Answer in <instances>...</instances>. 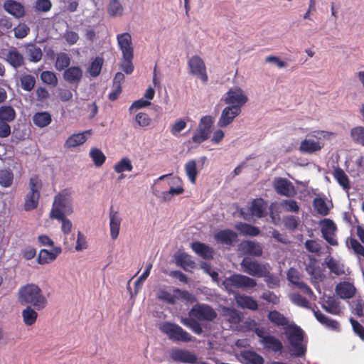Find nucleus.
<instances>
[{
	"label": "nucleus",
	"mask_w": 364,
	"mask_h": 364,
	"mask_svg": "<svg viewBox=\"0 0 364 364\" xmlns=\"http://www.w3.org/2000/svg\"><path fill=\"white\" fill-rule=\"evenodd\" d=\"M18 299L21 304L31 306L38 311L48 306V299L41 288L35 284H27L18 289Z\"/></svg>",
	"instance_id": "nucleus-1"
},
{
	"label": "nucleus",
	"mask_w": 364,
	"mask_h": 364,
	"mask_svg": "<svg viewBox=\"0 0 364 364\" xmlns=\"http://www.w3.org/2000/svg\"><path fill=\"white\" fill-rule=\"evenodd\" d=\"M72 191L69 188L62 190L54 198L50 211V218H60L62 215H70L73 213Z\"/></svg>",
	"instance_id": "nucleus-2"
},
{
	"label": "nucleus",
	"mask_w": 364,
	"mask_h": 364,
	"mask_svg": "<svg viewBox=\"0 0 364 364\" xmlns=\"http://www.w3.org/2000/svg\"><path fill=\"white\" fill-rule=\"evenodd\" d=\"M269 266L268 263H261L250 257H244L240 262L241 269L243 272L257 278L266 276L265 274L268 272Z\"/></svg>",
	"instance_id": "nucleus-3"
},
{
	"label": "nucleus",
	"mask_w": 364,
	"mask_h": 364,
	"mask_svg": "<svg viewBox=\"0 0 364 364\" xmlns=\"http://www.w3.org/2000/svg\"><path fill=\"white\" fill-rule=\"evenodd\" d=\"M224 285L230 290L232 288L252 289L257 286V281L246 275L234 274L225 279Z\"/></svg>",
	"instance_id": "nucleus-4"
},
{
	"label": "nucleus",
	"mask_w": 364,
	"mask_h": 364,
	"mask_svg": "<svg viewBox=\"0 0 364 364\" xmlns=\"http://www.w3.org/2000/svg\"><path fill=\"white\" fill-rule=\"evenodd\" d=\"M160 329L173 341L189 342L192 340V336L176 323L164 322Z\"/></svg>",
	"instance_id": "nucleus-5"
},
{
	"label": "nucleus",
	"mask_w": 364,
	"mask_h": 364,
	"mask_svg": "<svg viewBox=\"0 0 364 364\" xmlns=\"http://www.w3.org/2000/svg\"><path fill=\"white\" fill-rule=\"evenodd\" d=\"M226 105L241 109L248 101V97L242 88L236 86L231 87L222 97Z\"/></svg>",
	"instance_id": "nucleus-6"
},
{
	"label": "nucleus",
	"mask_w": 364,
	"mask_h": 364,
	"mask_svg": "<svg viewBox=\"0 0 364 364\" xmlns=\"http://www.w3.org/2000/svg\"><path fill=\"white\" fill-rule=\"evenodd\" d=\"M188 67L189 73L196 76L203 84H206L208 81L207 69L203 60L198 55H193L188 61Z\"/></svg>",
	"instance_id": "nucleus-7"
},
{
	"label": "nucleus",
	"mask_w": 364,
	"mask_h": 364,
	"mask_svg": "<svg viewBox=\"0 0 364 364\" xmlns=\"http://www.w3.org/2000/svg\"><path fill=\"white\" fill-rule=\"evenodd\" d=\"M191 316L200 320L213 321L217 317V313L209 305L205 304H196L191 309Z\"/></svg>",
	"instance_id": "nucleus-8"
},
{
	"label": "nucleus",
	"mask_w": 364,
	"mask_h": 364,
	"mask_svg": "<svg viewBox=\"0 0 364 364\" xmlns=\"http://www.w3.org/2000/svg\"><path fill=\"white\" fill-rule=\"evenodd\" d=\"M322 237L331 245L337 246L338 241L336 239L337 227L335 223L331 219H324L321 221V229Z\"/></svg>",
	"instance_id": "nucleus-9"
},
{
	"label": "nucleus",
	"mask_w": 364,
	"mask_h": 364,
	"mask_svg": "<svg viewBox=\"0 0 364 364\" xmlns=\"http://www.w3.org/2000/svg\"><path fill=\"white\" fill-rule=\"evenodd\" d=\"M287 279L309 298H316L312 289L301 280L300 274L296 269L291 268L289 269L287 272Z\"/></svg>",
	"instance_id": "nucleus-10"
},
{
	"label": "nucleus",
	"mask_w": 364,
	"mask_h": 364,
	"mask_svg": "<svg viewBox=\"0 0 364 364\" xmlns=\"http://www.w3.org/2000/svg\"><path fill=\"white\" fill-rule=\"evenodd\" d=\"M275 191L280 196L292 197L296 194V190L291 181L285 178H276L273 183Z\"/></svg>",
	"instance_id": "nucleus-11"
},
{
	"label": "nucleus",
	"mask_w": 364,
	"mask_h": 364,
	"mask_svg": "<svg viewBox=\"0 0 364 364\" xmlns=\"http://www.w3.org/2000/svg\"><path fill=\"white\" fill-rule=\"evenodd\" d=\"M242 112L241 109L237 107H232L230 106L225 107L221 113V115L218 119V125L221 128H224L230 125L235 118L240 114Z\"/></svg>",
	"instance_id": "nucleus-12"
},
{
	"label": "nucleus",
	"mask_w": 364,
	"mask_h": 364,
	"mask_svg": "<svg viewBox=\"0 0 364 364\" xmlns=\"http://www.w3.org/2000/svg\"><path fill=\"white\" fill-rule=\"evenodd\" d=\"M239 250L246 255L261 257L263 249L259 243L252 240H243L239 245Z\"/></svg>",
	"instance_id": "nucleus-13"
},
{
	"label": "nucleus",
	"mask_w": 364,
	"mask_h": 364,
	"mask_svg": "<svg viewBox=\"0 0 364 364\" xmlns=\"http://www.w3.org/2000/svg\"><path fill=\"white\" fill-rule=\"evenodd\" d=\"M3 9L17 19L23 18L26 14L25 6L15 0H6L3 4Z\"/></svg>",
	"instance_id": "nucleus-14"
},
{
	"label": "nucleus",
	"mask_w": 364,
	"mask_h": 364,
	"mask_svg": "<svg viewBox=\"0 0 364 364\" xmlns=\"http://www.w3.org/2000/svg\"><path fill=\"white\" fill-rule=\"evenodd\" d=\"M214 239L219 244L232 246L237 240V234L230 229H224L217 232Z\"/></svg>",
	"instance_id": "nucleus-15"
},
{
	"label": "nucleus",
	"mask_w": 364,
	"mask_h": 364,
	"mask_svg": "<svg viewBox=\"0 0 364 364\" xmlns=\"http://www.w3.org/2000/svg\"><path fill=\"white\" fill-rule=\"evenodd\" d=\"M171 358L176 362L193 364L196 363V356L191 352L176 348L171 350L170 353Z\"/></svg>",
	"instance_id": "nucleus-16"
},
{
	"label": "nucleus",
	"mask_w": 364,
	"mask_h": 364,
	"mask_svg": "<svg viewBox=\"0 0 364 364\" xmlns=\"http://www.w3.org/2000/svg\"><path fill=\"white\" fill-rule=\"evenodd\" d=\"M91 134V129L86 130L80 133L73 134L65 141L64 147L66 149H71L82 145L87 141V136Z\"/></svg>",
	"instance_id": "nucleus-17"
},
{
	"label": "nucleus",
	"mask_w": 364,
	"mask_h": 364,
	"mask_svg": "<svg viewBox=\"0 0 364 364\" xmlns=\"http://www.w3.org/2000/svg\"><path fill=\"white\" fill-rule=\"evenodd\" d=\"M117 44L122 55L134 54L132 36L129 33H123L117 36Z\"/></svg>",
	"instance_id": "nucleus-18"
},
{
	"label": "nucleus",
	"mask_w": 364,
	"mask_h": 364,
	"mask_svg": "<svg viewBox=\"0 0 364 364\" xmlns=\"http://www.w3.org/2000/svg\"><path fill=\"white\" fill-rule=\"evenodd\" d=\"M336 294L343 299L353 298L356 292L354 285L348 282H341L336 286Z\"/></svg>",
	"instance_id": "nucleus-19"
},
{
	"label": "nucleus",
	"mask_w": 364,
	"mask_h": 364,
	"mask_svg": "<svg viewBox=\"0 0 364 364\" xmlns=\"http://www.w3.org/2000/svg\"><path fill=\"white\" fill-rule=\"evenodd\" d=\"M259 343L269 351L282 353L283 350L281 341L272 335H267L263 340H259Z\"/></svg>",
	"instance_id": "nucleus-20"
},
{
	"label": "nucleus",
	"mask_w": 364,
	"mask_h": 364,
	"mask_svg": "<svg viewBox=\"0 0 364 364\" xmlns=\"http://www.w3.org/2000/svg\"><path fill=\"white\" fill-rule=\"evenodd\" d=\"M175 260L176 265L186 272H191L196 268V262L192 259V257L186 252L176 254Z\"/></svg>",
	"instance_id": "nucleus-21"
},
{
	"label": "nucleus",
	"mask_w": 364,
	"mask_h": 364,
	"mask_svg": "<svg viewBox=\"0 0 364 364\" xmlns=\"http://www.w3.org/2000/svg\"><path fill=\"white\" fill-rule=\"evenodd\" d=\"M6 60L15 69L19 68L25 64L23 55L16 48L9 50Z\"/></svg>",
	"instance_id": "nucleus-22"
},
{
	"label": "nucleus",
	"mask_w": 364,
	"mask_h": 364,
	"mask_svg": "<svg viewBox=\"0 0 364 364\" xmlns=\"http://www.w3.org/2000/svg\"><path fill=\"white\" fill-rule=\"evenodd\" d=\"M285 329V333L289 343L304 341V333L300 326L296 324H291L288 325Z\"/></svg>",
	"instance_id": "nucleus-23"
},
{
	"label": "nucleus",
	"mask_w": 364,
	"mask_h": 364,
	"mask_svg": "<svg viewBox=\"0 0 364 364\" xmlns=\"http://www.w3.org/2000/svg\"><path fill=\"white\" fill-rule=\"evenodd\" d=\"M192 250L200 257L205 259L213 258L214 250L205 243L196 241L191 243Z\"/></svg>",
	"instance_id": "nucleus-24"
},
{
	"label": "nucleus",
	"mask_w": 364,
	"mask_h": 364,
	"mask_svg": "<svg viewBox=\"0 0 364 364\" xmlns=\"http://www.w3.org/2000/svg\"><path fill=\"white\" fill-rule=\"evenodd\" d=\"M122 218L117 211L113 210L112 207L109 212L110 235L112 240H116L119 234Z\"/></svg>",
	"instance_id": "nucleus-25"
},
{
	"label": "nucleus",
	"mask_w": 364,
	"mask_h": 364,
	"mask_svg": "<svg viewBox=\"0 0 364 364\" xmlns=\"http://www.w3.org/2000/svg\"><path fill=\"white\" fill-rule=\"evenodd\" d=\"M60 247H55L53 251H49L46 249L40 250L37 257L38 263L40 264H45L54 261L58 255L61 253Z\"/></svg>",
	"instance_id": "nucleus-26"
},
{
	"label": "nucleus",
	"mask_w": 364,
	"mask_h": 364,
	"mask_svg": "<svg viewBox=\"0 0 364 364\" xmlns=\"http://www.w3.org/2000/svg\"><path fill=\"white\" fill-rule=\"evenodd\" d=\"M322 149V145L319 141H315L311 139H305L301 141L299 150L301 153L312 154L319 151Z\"/></svg>",
	"instance_id": "nucleus-27"
},
{
	"label": "nucleus",
	"mask_w": 364,
	"mask_h": 364,
	"mask_svg": "<svg viewBox=\"0 0 364 364\" xmlns=\"http://www.w3.org/2000/svg\"><path fill=\"white\" fill-rule=\"evenodd\" d=\"M83 75V72L79 66H71L65 70L63 73L64 80L69 83L79 82Z\"/></svg>",
	"instance_id": "nucleus-28"
},
{
	"label": "nucleus",
	"mask_w": 364,
	"mask_h": 364,
	"mask_svg": "<svg viewBox=\"0 0 364 364\" xmlns=\"http://www.w3.org/2000/svg\"><path fill=\"white\" fill-rule=\"evenodd\" d=\"M237 304L242 309H247L252 311L258 309V303L250 296L237 295L235 296Z\"/></svg>",
	"instance_id": "nucleus-29"
},
{
	"label": "nucleus",
	"mask_w": 364,
	"mask_h": 364,
	"mask_svg": "<svg viewBox=\"0 0 364 364\" xmlns=\"http://www.w3.org/2000/svg\"><path fill=\"white\" fill-rule=\"evenodd\" d=\"M267 203L259 198L254 199L251 203L250 211L252 215L261 218L266 216Z\"/></svg>",
	"instance_id": "nucleus-30"
},
{
	"label": "nucleus",
	"mask_w": 364,
	"mask_h": 364,
	"mask_svg": "<svg viewBox=\"0 0 364 364\" xmlns=\"http://www.w3.org/2000/svg\"><path fill=\"white\" fill-rule=\"evenodd\" d=\"M235 228L241 235L245 236L255 237L260 233L259 228L246 223H237Z\"/></svg>",
	"instance_id": "nucleus-31"
},
{
	"label": "nucleus",
	"mask_w": 364,
	"mask_h": 364,
	"mask_svg": "<svg viewBox=\"0 0 364 364\" xmlns=\"http://www.w3.org/2000/svg\"><path fill=\"white\" fill-rule=\"evenodd\" d=\"M33 124L40 128L48 126L52 122L51 114L48 112H36L33 116Z\"/></svg>",
	"instance_id": "nucleus-32"
},
{
	"label": "nucleus",
	"mask_w": 364,
	"mask_h": 364,
	"mask_svg": "<svg viewBox=\"0 0 364 364\" xmlns=\"http://www.w3.org/2000/svg\"><path fill=\"white\" fill-rule=\"evenodd\" d=\"M322 308L333 315H339L341 313L340 302L333 296L328 297L322 304Z\"/></svg>",
	"instance_id": "nucleus-33"
},
{
	"label": "nucleus",
	"mask_w": 364,
	"mask_h": 364,
	"mask_svg": "<svg viewBox=\"0 0 364 364\" xmlns=\"http://www.w3.org/2000/svg\"><path fill=\"white\" fill-rule=\"evenodd\" d=\"M37 311L31 306H26L22 311L21 315L25 325L30 326L36 323L38 316Z\"/></svg>",
	"instance_id": "nucleus-34"
},
{
	"label": "nucleus",
	"mask_w": 364,
	"mask_h": 364,
	"mask_svg": "<svg viewBox=\"0 0 364 364\" xmlns=\"http://www.w3.org/2000/svg\"><path fill=\"white\" fill-rule=\"evenodd\" d=\"M26 53L28 60L33 63L39 62L43 56L41 49L35 44L29 43L26 46Z\"/></svg>",
	"instance_id": "nucleus-35"
},
{
	"label": "nucleus",
	"mask_w": 364,
	"mask_h": 364,
	"mask_svg": "<svg viewBox=\"0 0 364 364\" xmlns=\"http://www.w3.org/2000/svg\"><path fill=\"white\" fill-rule=\"evenodd\" d=\"M70 55L64 52H60L57 54L55 63V68L58 71H62L69 68L70 64Z\"/></svg>",
	"instance_id": "nucleus-36"
},
{
	"label": "nucleus",
	"mask_w": 364,
	"mask_h": 364,
	"mask_svg": "<svg viewBox=\"0 0 364 364\" xmlns=\"http://www.w3.org/2000/svg\"><path fill=\"white\" fill-rule=\"evenodd\" d=\"M268 319L277 326H285L288 325V319L277 310L270 311L267 315Z\"/></svg>",
	"instance_id": "nucleus-37"
},
{
	"label": "nucleus",
	"mask_w": 364,
	"mask_h": 364,
	"mask_svg": "<svg viewBox=\"0 0 364 364\" xmlns=\"http://www.w3.org/2000/svg\"><path fill=\"white\" fill-rule=\"evenodd\" d=\"M241 356L246 364H263L264 361L262 356L255 351H244Z\"/></svg>",
	"instance_id": "nucleus-38"
},
{
	"label": "nucleus",
	"mask_w": 364,
	"mask_h": 364,
	"mask_svg": "<svg viewBox=\"0 0 364 364\" xmlns=\"http://www.w3.org/2000/svg\"><path fill=\"white\" fill-rule=\"evenodd\" d=\"M103 63V58L102 57L97 56L91 62L89 68L87 70V72L90 74L91 77H97L101 73Z\"/></svg>",
	"instance_id": "nucleus-39"
},
{
	"label": "nucleus",
	"mask_w": 364,
	"mask_h": 364,
	"mask_svg": "<svg viewBox=\"0 0 364 364\" xmlns=\"http://www.w3.org/2000/svg\"><path fill=\"white\" fill-rule=\"evenodd\" d=\"M14 173L10 168L0 169V186L4 188L11 187L14 182Z\"/></svg>",
	"instance_id": "nucleus-40"
},
{
	"label": "nucleus",
	"mask_w": 364,
	"mask_h": 364,
	"mask_svg": "<svg viewBox=\"0 0 364 364\" xmlns=\"http://www.w3.org/2000/svg\"><path fill=\"white\" fill-rule=\"evenodd\" d=\"M333 176L335 179L338 181L339 185L344 189L350 188V182L348 176L344 171L341 168H336L333 170Z\"/></svg>",
	"instance_id": "nucleus-41"
},
{
	"label": "nucleus",
	"mask_w": 364,
	"mask_h": 364,
	"mask_svg": "<svg viewBox=\"0 0 364 364\" xmlns=\"http://www.w3.org/2000/svg\"><path fill=\"white\" fill-rule=\"evenodd\" d=\"M185 171L191 183L195 184L198 176L197 164L193 159L189 160L185 164Z\"/></svg>",
	"instance_id": "nucleus-42"
},
{
	"label": "nucleus",
	"mask_w": 364,
	"mask_h": 364,
	"mask_svg": "<svg viewBox=\"0 0 364 364\" xmlns=\"http://www.w3.org/2000/svg\"><path fill=\"white\" fill-rule=\"evenodd\" d=\"M326 264L331 272L334 274L340 276L345 274L344 265L334 258L330 257L326 261Z\"/></svg>",
	"instance_id": "nucleus-43"
},
{
	"label": "nucleus",
	"mask_w": 364,
	"mask_h": 364,
	"mask_svg": "<svg viewBox=\"0 0 364 364\" xmlns=\"http://www.w3.org/2000/svg\"><path fill=\"white\" fill-rule=\"evenodd\" d=\"M20 83L22 90L30 92L35 87L36 81L34 76L24 74L20 77Z\"/></svg>",
	"instance_id": "nucleus-44"
},
{
	"label": "nucleus",
	"mask_w": 364,
	"mask_h": 364,
	"mask_svg": "<svg viewBox=\"0 0 364 364\" xmlns=\"http://www.w3.org/2000/svg\"><path fill=\"white\" fill-rule=\"evenodd\" d=\"M223 315L226 320L231 324L237 325L242 320L240 313L235 309L226 308L224 310Z\"/></svg>",
	"instance_id": "nucleus-45"
},
{
	"label": "nucleus",
	"mask_w": 364,
	"mask_h": 364,
	"mask_svg": "<svg viewBox=\"0 0 364 364\" xmlns=\"http://www.w3.org/2000/svg\"><path fill=\"white\" fill-rule=\"evenodd\" d=\"M134 59V54L122 55L120 63V68L126 74L129 75L134 70V65L132 60Z\"/></svg>",
	"instance_id": "nucleus-46"
},
{
	"label": "nucleus",
	"mask_w": 364,
	"mask_h": 364,
	"mask_svg": "<svg viewBox=\"0 0 364 364\" xmlns=\"http://www.w3.org/2000/svg\"><path fill=\"white\" fill-rule=\"evenodd\" d=\"M40 195L33 194V193H28L25 197L24 210L31 211L36 209L38 205Z\"/></svg>",
	"instance_id": "nucleus-47"
},
{
	"label": "nucleus",
	"mask_w": 364,
	"mask_h": 364,
	"mask_svg": "<svg viewBox=\"0 0 364 364\" xmlns=\"http://www.w3.org/2000/svg\"><path fill=\"white\" fill-rule=\"evenodd\" d=\"M304 341L294 342L289 343L291 346V355L294 358L304 357L306 353V346Z\"/></svg>",
	"instance_id": "nucleus-48"
},
{
	"label": "nucleus",
	"mask_w": 364,
	"mask_h": 364,
	"mask_svg": "<svg viewBox=\"0 0 364 364\" xmlns=\"http://www.w3.org/2000/svg\"><path fill=\"white\" fill-rule=\"evenodd\" d=\"M90 156L92 159L94 164L97 167L102 166L106 161L105 155L100 149L96 147L90 149Z\"/></svg>",
	"instance_id": "nucleus-49"
},
{
	"label": "nucleus",
	"mask_w": 364,
	"mask_h": 364,
	"mask_svg": "<svg viewBox=\"0 0 364 364\" xmlns=\"http://www.w3.org/2000/svg\"><path fill=\"white\" fill-rule=\"evenodd\" d=\"M42 82L52 87H55L58 85V77L54 72L52 71H43L40 75Z\"/></svg>",
	"instance_id": "nucleus-50"
},
{
	"label": "nucleus",
	"mask_w": 364,
	"mask_h": 364,
	"mask_svg": "<svg viewBox=\"0 0 364 364\" xmlns=\"http://www.w3.org/2000/svg\"><path fill=\"white\" fill-rule=\"evenodd\" d=\"M114 169L115 172L122 173L124 171H132L133 166L128 157H124L114 165Z\"/></svg>",
	"instance_id": "nucleus-51"
},
{
	"label": "nucleus",
	"mask_w": 364,
	"mask_h": 364,
	"mask_svg": "<svg viewBox=\"0 0 364 364\" xmlns=\"http://www.w3.org/2000/svg\"><path fill=\"white\" fill-rule=\"evenodd\" d=\"M16 117V112L11 106L0 107V120L6 122H12Z\"/></svg>",
	"instance_id": "nucleus-52"
},
{
	"label": "nucleus",
	"mask_w": 364,
	"mask_h": 364,
	"mask_svg": "<svg viewBox=\"0 0 364 364\" xmlns=\"http://www.w3.org/2000/svg\"><path fill=\"white\" fill-rule=\"evenodd\" d=\"M313 205L316 212L322 216H326L329 213V209L326 201L321 198H314L313 200Z\"/></svg>",
	"instance_id": "nucleus-53"
},
{
	"label": "nucleus",
	"mask_w": 364,
	"mask_h": 364,
	"mask_svg": "<svg viewBox=\"0 0 364 364\" xmlns=\"http://www.w3.org/2000/svg\"><path fill=\"white\" fill-rule=\"evenodd\" d=\"M182 323L186 326L191 328L195 333L199 335L202 333L203 328L200 323L195 318H186L182 320Z\"/></svg>",
	"instance_id": "nucleus-54"
},
{
	"label": "nucleus",
	"mask_w": 364,
	"mask_h": 364,
	"mask_svg": "<svg viewBox=\"0 0 364 364\" xmlns=\"http://www.w3.org/2000/svg\"><path fill=\"white\" fill-rule=\"evenodd\" d=\"M123 6L119 0H112L110 1L107 11L111 16H121L123 13Z\"/></svg>",
	"instance_id": "nucleus-55"
},
{
	"label": "nucleus",
	"mask_w": 364,
	"mask_h": 364,
	"mask_svg": "<svg viewBox=\"0 0 364 364\" xmlns=\"http://www.w3.org/2000/svg\"><path fill=\"white\" fill-rule=\"evenodd\" d=\"M271 267L270 266L268 267V272H267L265 274L266 276H262V278H264V282H266L267 287L269 289H274L277 287H279L280 286V281L279 278L272 274L270 272Z\"/></svg>",
	"instance_id": "nucleus-56"
},
{
	"label": "nucleus",
	"mask_w": 364,
	"mask_h": 364,
	"mask_svg": "<svg viewBox=\"0 0 364 364\" xmlns=\"http://www.w3.org/2000/svg\"><path fill=\"white\" fill-rule=\"evenodd\" d=\"M350 136L353 141L364 146V127L358 126L353 128Z\"/></svg>",
	"instance_id": "nucleus-57"
},
{
	"label": "nucleus",
	"mask_w": 364,
	"mask_h": 364,
	"mask_svg": "<svg viewBox=\"0 0 364 364\" xmlns=\"http://www.w3.org/2000/svg\"><path fill=\"white\" fill-rule=\"evenodd\" d=\"M14 36L18 39H22L30 33V28L25 23H19L13 28Z\"/></svg>",
	"instance_id": "nucleus-58"
},
{
	"label": "nucleus",
	"mask_w": 364,
	"mask_h": 364,
	"mask_svg": "<svg viewBox=\"0 0 364 364\" xmlns=\"http://www.w3.org/2000/svg\"><path fill=\"white\" fill-rule=\"evenodd\" d=\"M184 192V189L181 185L177 186V187H171L168 191L163 192L162 198L164 201L171 200L172 197L175 195H181Z\"/></svg>",
	"instance_id": "nucleus-59"
},
{
	"label": "nucleus",
	"mask_w": 364,
	"mask_h": 364,
	"mask_svg": "<svg viewBox=\"0 0 364 364\" xmlns=\"http://www.w3.org/2000/svg\"><path fill=\"white\" fill-rule=\"evenodd\" d=\"M347 244L356 255L364 257V247L356 239L349 237Z\"/></svg>",
	"instance_id": "nucleus-60"
},
{
	"label": "nucleus",
	"mask_w": 364,
	"mask_h": 364,
	"mask_svg": "<svg viewBox=\"0 0 364 364\" xmlns=\"http://www.w3.org/2000/svg\"><path fill=\"white\" fill-rule=\"evenodd\" d=\"M209 135L210 132H207V130L198 127L192 136V141L196 144H201L209 137Z\"/></svg>",
	"instance_id": "nucleus-61"
},
{
	"label": "nucleus",
	"mask_w": 364,
	"mask_h": 364,
	"mask_svg": "<svg viewBox=\"0 0 364 364\" xmlns=\"http://www.w3.org/2000/svg\"><path fill=\"white\" fill-rule=\"evenodd\" d=\"M291 301L296 305L306 308L310 309L309 301L308 299L299 294H293L291 296Z\"/></svg>",
	"instance_id": "nucleus-62"
},
{
	"label": "nucleus",
	"mask_w": 364,
	"mask_h": 364,
	"mask_svg": "<svg viewBox=\"0 0 364 364\" xmlns=\"http://www.w3.org/2000/svg\"><path fill=\"white\" fill-rule=\"evenodd\" d=\"M135 121L139 127H148L151 122V119L149 114L144 112H139L135 117Z\"/></svg>",
	"instance_id": "nucleus-63"
},
{
	"label": "nucleus",
	"mask_w": 364,
	"mask_h": 364,
	"mask_svg": "<svg viewBox=\"0 0 364 364\" xmlns=\"http://www.w3.org/2000/svg\"><path fill=\"white\" fill-rule=\"evenodd\" d=\"M350 323L353 327V330L354 333L359 336V338L364 341V327L363 325H361L358 321L350 318Z\"/></svg>",
	"instance_id": "nucleus-64"
}]
</instances>
